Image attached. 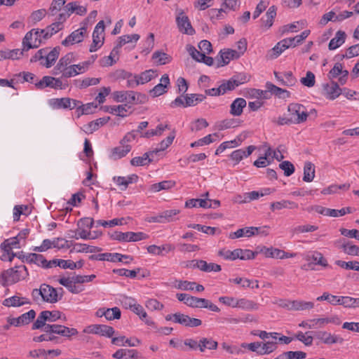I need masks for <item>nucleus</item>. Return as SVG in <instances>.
Here are the masks:
<instances>
[{"label":"nucleus","instance_id":"2","mask_svg":"<svg viewBox=\"0 0 359 359\" xmlns=\"http://www.w3.org/2000/svg\"><path fill=\"white\" fill-rule=\"evenodd\" d=\"M135 132H128L120 141V145L112 148L109 158L116 161L125 157L132 149L131 143L135 142Z\"/></svg>","mask_w":359,"mask_h":359},{"label":"nucleus","instance_id":"41","mask_svg":"<svg viewBox=\"0 0 359 359\" xmlns=\"http://www.w3.org/2000/svg\"><path fill=\"white\" fill-rule=\"evenodd\" d=\"M133 343H130V340L126 339L124 336H120L116 337H113L111 339V343L119 346H124L126 344L129 346L134 347L141 344V341L137 338H134Z\"/></svg>","mask_w":359,"mask_h":359},{"label":"nucleus","instance_id":"20","mask_svg":"<svg viewBox=\"0 0 359 359\" xmlns=\"http://www.w3.org/2000/svg\"><path fill=\"white\" fill-rule=\"evenodd\" d=\"M260 253L265 257L276 259H287L295 256V254L286 252L280 248H261Z\"/></svg>","mask_w":359,"mask_h":359},{"label":"nucleus","instance_id":"61","mask_svg":"<svg viewBox=\"0 0 359 359\" xmlns=\"http://www.w3.org/2000/svg\"><path fill=\"white\" fill-rule=\"evenodd\" d=\"M280 41L271 48L267 53L266 57L269 60L277 58L286 48L280 45Z\"/></svg>","mask_w":359,"mask_h":359},{"label":"nucleus","instance_id":"8","mask_svg":"<svg viewBox=\"0 0 359 359\" xmlns=\"http://www.w3.org/2000/svg\"><path fill=\"white\" fill-rule=\"evenodd\" d=\"M35 86L39 89H43L46 87L54 89H65L68 84L63 83L62 80L59 78L45 76L39 82H36Z\"/></svg>","mask_w":359,"mask_h":359},{"label":"nucleus","instance_id":"48","mask_svg":"<svg viewBox=\"0 0 359 359\" xmlns=\"http://www.w3.org/2000/svg\"><path fill=\"white\" fill-rule=\"evenodd\" d=\"M140 85L147 83L158 76L156 70L148 69L137 75Z\"/></svg>","mask_w":359,"mask_h":359},{"label":"nucleus","instance_id":"56","mask_svg":"<svg viewBox=\"0 0 359 359\" xmlns=\"http://www.w3.org/2000/svg\"><path fill=\"white\" fill-rule=\"evenodd\" d=\"M101 316H104L108 320L119 319L121 316V310L118 307L107 309L102 312Z\"/></svg>","mask_w":359,"mask_h":359},{"label":"nucleus","instance_id":"13","mask_svg":"<svg viewBox=\"0 0 359 359\" xmlns=\"http://www.w3.org/2000/svg\"><path fill=\"white\" fill-rule=\"evenodd\" d=\"M348 76V72L343 69V65L339 62H337L327 74V77L331 81L339 77V83L341 85H344L346 83Z\"/></svg>","mask_w":359,"mask_h":359},{"label":"nucleus","instance_id":"4","mask_svg":"<svg viewBox=\"0 0 359 359\" xmlns=\"http://www.w3.org/2000/svg\"><path fill=\"white\" fill-rule=\"evenodd\" d=\"M289 116L294 124L304 123L309 116L306 107L299 103H291L287 107Z\"/></svg>","mask_w":359,"mask_h":359},{"label":"nucleus","instance_id":"26","mask_svg":"<svg viewBox=\"0 0 359 359\" xmlns=\"http://www.w3.org/2000/svg\"><path fill=\"white\" fill-rule=\"evenodd\" d=\"M255 149V146L250 145L246 149H236L230 154V158L235 161V165L238 164L243 158L248 157Z\"/></svg>","mask_w":359,"mask_h":359},{"label":"nucleus","instance_id":"15","mask_svg":"<svg viewBox=\"0 0 359 359\" xmlns=\"http://www.w3.org/2000/svg\"><path fill=\"white\" fill-rule=\"evenodd\" d=\"M87 28L82 27L74 32H72L68 36H67L62 41V45L67 47L75 43H81L83 41L84 36L86 34Z\"/></svg>","mask_w":359,"mask_h":359},{"label":"nucleus","instance_id":"57","mask_svg":"<svg viewBox=\"0 0 359 359\" xmlns=\"http://www.w3.org/2000/svg\"><path fill=\"white\" fill-rule=\"evenodd\" d=\"M306 259L307 261H311L312 263H313L314 264H318L323 266H327V260L323 257V256L320 253L318 252H314L311 255H308L306 257Z\"/></svg>","mask_w":359,"mask_h":359},{"label":"nucleus","instance_id":"25","mask_svg":"<svg viewBox=\"0 0 359 359\" xmlns=\"http://www.w3.org/2000/svg\"><path fill=\"white\" fill-rule=\"evenodd\" d=\"M42 300L48 303H55L60 297L57 290L47 284H42Z\"/></svg>","mask_w":359,"mask_h":359},{"label":"nucleus","instance_id":"3","mask_svg":"<svg viewBox=\"0 0 359 359\" xmlns=\"http://www.w3.org/2000/svg\"><path fill=\"white\" fill-rule=\"evenodd\" d=\"M257 252H253L249 249L236 248L231 251L229 248H222L218 251V255L226 260L250 259L255 257Z\"/></svg>","mask_w":359,"mask_h":359},{"label":"nucleus","instance_id":"63","mask_svg":"<svg viewBox=\"0 0 359 359\" xmlns=\"http://www.w3.org/2000/svg\"><path fill=\"white\" fill-rule=\"evenodd\" d=\"M282 78L281 85L285 86H293L297 82L295 77L293 76L291 72H286L283 73Z\"/></svg>","mask_w":359,"mask_h":359},{"label":"nucleus","instance_id":"29","mask_svg":"<svg viewBox=\"0 0 359 359\" xmlns=\"http://www.w3.org/2000/svg\"><path fill=\"white\" fill-rule=\"evenodd\" d=\"M246 105L247 102L244 98H236L230 105V114L234 116H241Z\"/></svg>","mask_w":359,"mask_h":359},{"label":"nucleus","instance_id":"62","mask_svg":"<svg viewBox=\"0 0 359 359\" xmlns=\"http://www.w3.org/2000/svg\"><path fill=\"white\" fill-rule=\"evenodd\" d=\"M278 348L277 343L275 342H268L266 341L264 343H262V347L260 349V355H266L270 354L271 353L276 351Z\"/></svg>","mask_w":359,"mask_h":359},{"label":"nucleus","instance_id":"21","mask_svg":"<svg viewBox=\"0 0 359 359\" xmlns=\"http://www.w3.org/2000/svg\"><path fill=\"white\" fill-rule=\"evenodd\" d=\"M342 93V89L337 82L332 81L329 83L323 85V94L329 100H334Z\"/></svg>","mask_w":359,"mask_h":359},{"label":"nucleus","instance_id":"55","mask_svg":"<svg viewBox=\"0 0 359 359\" xmlns=\"http://www.w3.org/2000/svg\"><path fill=\"white\" fill-rule=\"evenodd\" d=\"M59 54V48H54L45 57L46 62L43 65L47 68L50 67L58 58Z\"/></svg>","mask_w":359,"mask_h":359},{"label":"nucleus","instance_id":"45","mask_svg":"<svg viewBox=\"0 0 359 359\" xmlns=\"http://www.w3.org/2000/svg\"><path fill=\"white\" fill-rule=\"evenodd\" d=\"M205 98V95L202 94H187L185 95V105L187 107L196 106L199 102H203Z\"/></svg>","mask_w":359,"mask_h":359},{"label":"nucleus","instance_id":"16","mask_svg":"<svg viewBox=\"0 0 359 359\" xmlns=\"http://www.w3.org/2000/svg\"><path fill=\"white\" fill-rule=\"evenodd\" d=\"M266 230L260 227H245L238 229L236 231L230 234V238H238L241 237H250L253 235L266 234Z\"/></svg>","mask_w":359,"mask_h":359},{"label":"nucleus","instance_id":"32","mask_svg":"<svg viewBox=\"0 0 359 359\" xmlns=\"http://www.w3.org/2000/svg\"><path fill=\"white\" fill-rule=\"evenodd\" d=\"M346 37V34L344 31H337L335 34V36L332 39L329 43V49L335 50L340 47L345 42Z\"/></svg>","mask_w":359,"mask_h":359},{"label":"nucleus","instance_id":"5","mask_svg":"<svg viewBox=\"0 0 359 359\" xmlns=\"http://www.w3.org/2000/svg\"><path fill=\"white\" fill-rule=\"evenodd\" d=\"M104 40V23L100 20L95 27L93 32V42L90 46L89 51L93 53L102 47Z\"/></svg>","mask_w":359,"mask_h":359},{"label":"nucleus","instance_id":"49","mask_svg":"<svg viewBox=\"0 0 359 359\" xmlns=\"http://www.w3.org/2000/svg\"><path fill=\"white\" fill-rule=\"evenodd\" d=\"M208 203L209 199L207 198H191L186 201L185 207L188 208L196 207L207 208L209 206L208 205Z\"/></svg>","mask_w":359,"mask_h":359},{"label":"nucleus","instance_id":"38","mask_svg":"<svg viewBox=\"0 0 359 359\" xmlns=\"http://www.w3.org/2000/svg\"><path fill=\"white\" fill-rule=\"evenodd\" d=\"M106 111L111 114L125 117L127 116L128 110L130 109V107H128L127 104H125L118 106H109L106 107Z\"/></svg>","mask_w":359,"mask_h":359},{"label":"nucleus","instance_id":"46","mask_svg":"<svg viewBox=\"0 0 359 359\" xmlns=\"http://www.w3.org/2000/svg\"><path fill=\"white\" fill-rule=\"evenodd\" d=\"M175 137V132L172 131L165 139L163 140L158 144V147L150 151V154H157L166 149L173 142Z\"/></svg>","mask_w":359,"mask_h":359},{"label":"nucleus","instance_id":"60","mask_svg":"<svg viewBox=\"0 0 359 359\" xmlns=\"http://www.w3.org/2000/svg\"><path fill=\"white\" fill-rule=\"evenodd\" d=\"M217 136V135L216 133L208 135L207 136L192 142L190 146L191 147H196L210 144V143L215 142L213 137Z\"/></svg>","mask_w":359,"mask_h":359},{"label":"nucleus","instance_id":"47","mask_svg":"<svg viewBox=\"0 0 359 359\" xmlns=\"http://www.w3.org/2000/svg\"><path fill=\"white\" fill-rule=\"evenodd\" d=\"M154 154H150V151L144 153L142 156H136L131 159L130 163L133 166H143L148 165L152 160L150 156Z\"/></svg>","mask_w":359,"mask_h":359},{"label":"nucleus","instance_id":"51","mask_svg":"<svg viewBox=\"0 0 359 359\" xmlns=\"http://www.w3.org/2000/svg\"><path fill=\"white\" fill-rule=\"evenodd\" d=\"M65 10L67 11L70 15L73 13H76L78 15H83L87 12V10L84 6L78 5L76 2L68 3L65 6Z\"/></svg>","mask_w":359,"mask_h":359},{"label":"nucleus","instance_id":"23","mask_svg":"<svg viewBox=\"0 0 359 359\" xmlns=\"http://www.w3.org/2000/svg\"><path fill=\"white\" fill-rule=\"evenodd\" d=\"M170 85V78L168 74H164L160 79V83L156 85L150 91L149 94L155 97H158L167 92L168 86Z\"/></svg>","mask_w":359,"mask_h":359},{"label":"nucleus","instance_id":"27","mask_svg":"<svg viewBox=\"0 0 359 359\" xmlns=\"http://www.w3.org/2000/svg\"><path fill=\"white\" fill-rule=\"evenodd\" d=\"M110 117L105 116L93 121L83 126V131L86 133L91 134L97 130L101 126L105 125L109 121Z\"/></svg>","mask_w":359,"mask_h":359},{"label":"nucleus","instance_id":"33","mask_svg":"<svg viewBox=\"0 0 359 359\" xmlns=\"http://www.w3.org/2000/svg\"><path fill=\"white\" fill-rule=\"evenodd\" d=\"M176 183L172 180H165L158 183L153 184L150 186L149 190L151 193L158 192L162 190H168L175 186Z\"/></svg>","mask_w":359,"mask_h":359},{"label":"nucleus","instance_id":"17","mask_svg":"<svg viewBox=\"0 0 359 359\" xmlns=\"http://www.w3.org/2000/svg\"><path fill=\"white\" fill-rule=\"evenodd\" d=\"M58 283L73 294H78L84 290L83 286L76 285L74 276L61 277L58 279Z\"/></svg>","mask_w":359,"mask_h":359},{"label":"nucleus","instance_id":"42","mask_svg":"<svg viewBox=\"0 0 359 359\" xmlns=\"http://www.w3.org/2000/svg\"><path fill=\"white\" fill-rule=\"evenodd\" d=\"M27 259L43 268H50V266H49L50 261L48 262L41 255L32 253L27 256Z\"/></svg>","mask_w":359,"mask_h":359},{"label":"nucleus","instance_id":"36","mask_svg":"<svg viewBox=\"0 0 359 359\" xmlns=\"http://www.w3.org/2000/svg\"><path fill=\"white\" fill-rule=\"evenodd\" d=\"M217 346L218 343L212 338L203 337L199 340V351L202 353L206 349L216 350Z\"/></svg>","mask_w":359,"mask_h":359},{"label":"nucleus","instance_id":"52","mask_svg":"<svg viewBox=\"0 0 359 359\" xmlns=\"http://www.w3.org/2000/svg\"><path fill=\"white\" fill-rule=\"evenodd\" d=\"M276 15V8L275 6H271L266 15H265V19L262 18V20L263 22V25L266 27L267 29L270 28L273 23V19L275 18Z\"/></svg>","mask_w":359,"mask_h":359},{"label":"nucleus","instance_id":"10","mask_svg":"<svg viewBox=\"0 0 359 359\" xmlns=\"http://www.w3.org/2000/svg\"><path fill=\"white\" fill-rule=\"evenodd\" d=\"M53 109H74L80 106L81 102L69 97L54 98L49 101Z\"/></svg>","mask_w":359,"mask_h":359},{"label":"nucleus","instance_id":"24","mask_svg":"<svg viewBox=\"0 0 359 359\" xmlns=\"http://www.w3.org/2000/svg\"><path fill=\"white\" fill-rule=\"evenodd\" d=\"M179 30L184 34L192 35L195 32L193 29L189 18L183 13H181L176 18Z\"/></svg>","mask_w":359,"mask_h":359},{"label":"nucleus","instance_id":"11","mask_svg":"<svg viewBox=\"0 0 359 359\" xmlns=\"http://www.w3.org/2000/svg\"><path fill=\"white\" fill-rule=\"evenodd\" d=\"M29 234V229H22L16 236L4 240L0 245V247H13L15 245L25 246L26 245V239Z\"/></svg>","mask_w":359,"mask_h":359},{"label":"nucleus","instance_id":"18","mask_svg":"<svg viewBox=\"0 0 359 359\" xmlns=\"http://www.w3.org/2000/svg\"><path fill=\"white\" fill-rule=\"evenodd\" d=\"M175 323H179L182 325L196 327L201 325L202 321L198 318H191L187 315L181 313H175Z\"/></svg>","mask_w":359,"mask_h":359},{"label":"nucleus","instance_id":"59","mask_svg":"<svg viewBox=\"0 0 359 359\" xmlns=\"http://www.w3.org/2000/svg\"><path fill=\"white\" fill-rule=\"evenodd\" d=\"M209 126L208 121L203 118H198L191 123L190 130L192 132H198Z\"/></svg>","mask_w":359,"mask_h":359},{"label":"nucleus","instance_id":"34","mask_svg":"<svg viewBox=\"0 0 359 359\" xmlns=\"http://www.w3.org/2000/svg\"><path fill=\"white\" fill-rule=\"evenodd\" d=\"M140 35L137 34H133L131 35H123L118 37V43L116 46L114 48L113 52H118V49L121 48L123 45L126 43H128L129 42L132 41H137L140 39Z\"/></svg>","mask_w":359,"mask_h":359},{"label":"nucleus","instance_id":"19","mask_svg":"<svg viewBox=\"0 0 359 359\" xmlns=\"http://www.w3.org/2000/svg\"><path fill=\"white\" fill-rule=\"evenodd\" d=\"M245 82V78L241 79H236V76H233L229 80H224L222 83L219 86L221 90V94L224 95L225 93L233 90L239 86L241 84Z\"/></svg>","mask_w":359,"mask_h":359},{"label":"nucleus","instance_id":"30","mask_svg":"<svg viewBox=\"0 0 359 359\" xmlns=\"http://www.w3.org/2000/svg\"><path fill=\"white\" fill-rule=\"evenodd\" d=\"M73 56V53H67L64 57H61L54 68L53 74L57 75L60 72L65 69V68L68 67L72 62Z\"/></svg>","mask_w":359,"mask_h":359},{"label":"nucleus","instance_id":"31","mask_svg":"<svg viewBox=\"0 0 359 359\" xmlns=\"http://www.w3.org/2000/svg\"><path fill=\"white\" fill-rule=\"evenodd\" d=\"M166 129L170 130V126L168 124L161 123L158 124L155 129L148 130L144 133H141V137L149 139L154 136H161Z\"/></svg>","mask_w":359,"mask_h":359},{"label":"nucleus","instance_id":"35","mask_svg":"<svg viewBox=\"0 0 359 359\" xmlns=\"http://www.w3.org/2000/svg\"><path fill=\"white\" fill-rule=\"evenodd\" d=\"M246 311H257L259 309V304L250 299L246 298L238 299L237 307Z\"/></svg>","mask_w":359,"mask_h":359},{"label":"nucleus","instance_id":"14","mask_svg":"<svg viewBox=\"0 0 359 359\" xmlns=\"http://www.w3.org/2000/svg\"><path fill=\"white\" fill-rule=\"evenodd\" d=\"M316 338L319 340L320 342L327 345L341 344L344 341L343 338L339 335L332 334V333L325 330L316 332Z\"/></svg>","mask_w":359,"mask_h":359},{"label":"nucleus","instance_id":"39","mask_svg":"<svg viewBox=\"0 0 359 359\" xmlns=\"http://www.w3.org/2000/svg\"><path fill=\"white\" fill-rule=\"evenodd\" d=\"M292 311H303L311 310L314 308L315 304L313 302H307L301 299L293 300Z\"/></svg>","mask_w":359,"mask_h":359},{"label":"nucleus","instance_id":"40","mask_svg":"<svg viewBox=\"0 0 359 359\" xmlns=\"http://www.w3.org/2000/svg\"><path fill=\"white\" fill-rule=\"evenodd\" d=\"M40 247H69L68 241L63 238L45 239Z\"/></svg>","mask_w":359,"mask_h":359},{"label":"nucleus","instance_id":"6","mask_svg":"<svg viewBox=\"0 0 359 359\" xmlns=\"http://www.w3.org/2000/svg\"><path fill=\"white\" fill-rule=\"evenodd\" d=\"M42 43V39L40 38V31L39 29H32L28 32L22 40V46L24 50L38 48Z\"/></svg>","mask_w":359,"mask_h":359},{"label":"nucleus","instance_id":"28","mask_svg":"<svg viewBox=\"0 0 359 359\" xmlns=\"http://www.w3.org/2000/svg\"><path fill=\"white\" fill-rule=\"evenodd\" d=\"M222 63L219 66H224L228 65L231 60L238 59L239 54L236 50L224 49L219 52Z\"/></svg>","mask_w":359,"mask_h":359},{"label":"nucleus","instance_id":"53","mask_svg":"<svg viewBox=\"0 0 359 359\" xmlns=\"http://www.w3.org/2000/svg\"><path fill=\"white\" fill-rule=\"evenodd\" d=\"M13 248H1L0 258L4 262H11L15 257H18L19 259H23L22 256L20 253H13L12 251Z\"/></svg>","mask_w":359,"mask_h":359},{"label":"nucleus","instance_id":"37","mask_svg":"<svg viewBox=\"0 0 359 359\" xmlns=\"http://www.w3.org/2000/svg\"><path fill=\"white\" fill-rule=\"evenodd\" d=\"M49 266H50V268L53 266H59L64 269H74L77 266V264L70 259L65 260L61 259H55L50 261Z\"/></svg>","mask_w":359,"mask_h":359},{"label":"nucleus","instance_id":"44","mask_svg":"<svg viewBox=\"0 0 359 359\" xmlns=\"http://www.w3.org/2000/svg\"><path fill=\"white\" fill-rule=\"evenodd\" d=\"M298 208V204L294 201L288 200H283L272 203L271 204V209L273 211L275 210H281L283 208L295 209Z\"/></svg>","mask_w":359,"mask_h":359},{"label":"nucleus","instance_id":"7","mask_svg":"<svg viewBox=\"0 0 359 359\" xmlns=\"http://www.w3.org/2000/svg\"><path fill=\"white\" fill-rule=\"evenodd\" d=\"M83 332L86 334H97L106 337H111L114 334L112 327L107 325L93 324L86 327Z\"/></svg>","mask_w":359,"mask_h":359},{"label":"nucleus","instance_id":"64","mask_svg":"<svg viewBox=\"0 0 359 359\" xmlns=\"http://www.w3.org/2000/svg\"><path fill=\"white\" fill-rule=\"evenodd\" d=\"M336 264L343 269L350 270H359V262L356 261L344 262L341 260L336 261Z\"/></svg>","mask_w":359,"mask_h":359},{"label":"nucleus","instance_id":"50","mask_svg":"<svg viewBox=\"0 0 359 359\" xmlns=\"http://www.w3.org/2000/svg\"><path fill=\"white\" fill-rule=\"evenodd\" d=\"M309 332H303L302 331L297 332L293 337L294 339H297L303 343L306 346H311L313 344V337L309 335Z\"/></svg>","mask_w":359,"mask_h":359},{"label":"nucleus","instance_id":"58","mask_svg":"<svg viewBox=\"0 0 359 359\" xmlns=\"http://www.w3.org/2000/svg\"><path fill=\"white\" fill-rule=\"evenodd\" d=\"M194 285L195 282H190L187 280H175L173 283V286L181 290L192 291L194 290Z\"/></svg>","mask_w":359,"mask_h":359},{"label":"nucleus","instance_id":"54","mask_svg":"<svg viewBox=\"0 0 359 359\" xmlns=\"http://www.w3.org/2000/svg\"><path fill=\"white\" fill-rule=\"evenodd\" d=\"M152 59L159 65H163L169 63L172 57L165 53L161 51H156L153 53Z\"/></svg>","mask_w":359,"mask_h":359},{"label":"nucleus","instance_id":"43","mask_svg":"<svg viewBox=\"0 0 359 359\" xmlns=\"http://www.w3.org/2000/svg\"><path fill=\"white\" fill-rule=\"evenodd\" d=\"M315 177V165L310 161L304 163L303 180L306 182H311Z\"/></svg>","mask_w":359,"mask_h":359},{"label":"nucleus","instance_id":"22","mask_svg":"<svg viewBox=\"0 0 359 359\" xmlns=\"http://www.w3.org/2000/svg\"><path fill=\"white\" fill-rule=\"evenodd\" d=\"M29 304L30 300L27 297H22L20 294L6 298L2 302L6 307H20Z\"/></svg>","mask_w":359,"mask_h":359},{"label":"nucleus","instance_id":"1","mask_svg":"<svg viewBox=\"0 0 359 359\" xmlns=\"http://www.w3.org/2000/svg\"><path fill=\"white\" fill-rule=\"evenodd\" d=\"M28 275L27 268L23 266H18L4 271L0 276V284L3 286L15 284L25 279Z\"/></svg>","mask_w":359,"mask_h":359},{"label":"nucleus","instance_id":"9","mask_svg":"<svg viewBox=\"0 0 359 359\" xmlns=\"http://www.w3.org/2000/svg\"><path fill=\"white\" fill-rule=\"evenodd\" d=\"M91 259L109 262H121L128 264L132 261V258L128 255H123L119 253H100L93 255L90 257Z\"/></svg>","mask_w":359,"mask_h":359},{"label":"nucleus","instance_id":"12","mask_svg":"<svg viewBox=\"0 0 359 359\" xmlns=\"http://www.w3.org/2000/svg\"><path fill=\"white\" fill-rule=\"evenodd\" d=\"M137 95H140V94L133 90H117L113 92L111 96L115 102L134 104L137 100Z\"/></svg>","mask_w":359,"mask_h":359}]
</instances>
